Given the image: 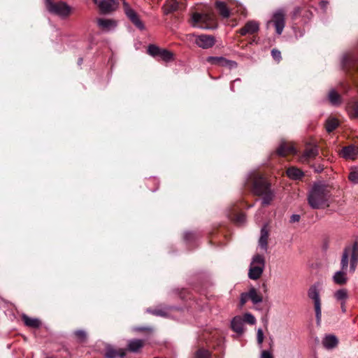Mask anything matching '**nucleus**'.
<instances>
[{"label":"nucleus","instance_id":"nucleus-48","mask_svg":"<svg viewBox=\"0 0 358 358\" xmlns=\"http://www.w3.org/2000/svg\"><path fill=\"white\" fill-rule=\"evenodd\" d=\"M299 12V8L296 9V13L295 14L298 13Z\"/></svg>","mask_w":358,"mask_h":358},{"label":"nucleus","instance_id":"nucleus-28","mask_svg":"<svg viewBox=\"0 0 358 358\" xmlns=\"http://www.w3.org/2000/svg\"><path fill=\"white\" fill-rule=\"evenodd\" d=\"M143 346V341L141 339L131 340L128 343V350L132 352H138Z\"/></svg>","mask_w":358,"mask_h":358},{"label":"nucleus","instance_id":"nucleus-47","mask_svg":"<svg viewBox=\"0 0 358 358\" xmlns=\"http://www.w3.org/2000/svg\"><path fill=\"white\" fill-rule=\"evenodd\" d=\"M93 1L97 5V3L99 1V0H93Z\"/></svg>","mask_w":358,"mask_h":358},{"label":"nucleus","instance_id":"nucleus-44","mask_svg":"<svg viewBox=\"0 0 358 358\" xmlns=\"http://www.w3.org/2000/svg\"><path fill=\"white\" fill-rule=\"evenodd\" d=\"M315 171L317 173H320L323 171L324 167L320 164H317V166H314Z\"/></svg>","mask_w":358,"mask_h":358},{"label":"nucleus","instance_id":"nucleus-11","mask_svg":"<svg viewBox=\"0 0 358 358\" xmlns=\"http://www.w3.org/2000/svg\"><path fill=\"white\" fill-rule=\"evenodd\" d=\"M319 154L318 147L315 145H307L304 151L299 157L300 162L308 164L314 159Z\"/></svg>","mask_w":358,"mask_h":358},{"label":"nucleus","instance_id":"nucleus-39","mask_svg":"<svg viewBox=\"0 0 358 358\" xmlns=\"http://www.w3.org/2000/svg\"><path fill=\"white\" fill-rule=\"evenodd\" d=\"M271 55H272V57L275 61H277L278 62H279L280 61V59H281V52L278 50L273 49L271 50Z\"/></svg>","mask_w":358,"mask_h":358},{"label":"nucleus","instance_id":"nucleus-34","mask_svg":"<svg viewBox=\"0 0 358 358\" xmlns=\"http://www.w3.org/2000/svg\"><path fill=\"white\" fill-rule=\"evenodd\" d=\"M338 121L336 119H329L326 122V129L330 133L338 127Z\"/></svg>","mask_w":358,"mask_h":358},{"label":"nucleus","instance_id":"nucleus-4","mask_svg":"<svg viewBox=\"0 0 358 358\" xmlns=\"http://www.w3.org/2000/svg\"><path fill=\"white\" fill-rule=\"evenodd\" d=\"M265 267V259L262 255H255L253 256L250 263L248 272V277L252 280L259 279L263 273Z\"/></svg>","mask_w":358,"mask_h":358},{"label":"nucleus","instance_id":"nucleus-31","mask_svg":"<svg viewBox=\"0 0 358 358\" xmlns=\"http://www.w3.org/2000/svg\"><path fill=\"white\" fill-rule=\"evenodd\" d=\"M334 296L341 303L345 302L348 298V293L346 289H340L334 292Z\"/></svg>","mask_w":358,"mask_h":358},{"label":"nucleus","instance_id":"nucleus-13","mask_svg":"<svg viewBox=\"0 0 358 358\" xmlns=\"http://www.w3.org/2000/svg\"><path fill=\"white\" fill-rule=\"evenodd\" d=\"M195 43L201 48L208 49L215 45V38L211 35L201 34L196 36Z\"/></svg>","mask_w":358,"mask_h":358},{"label":"nucleus","instance_id":"nucleus-22","mask_svg":"<svg viewBox=\"0 0 358 358\" xmlns=\"http://www.w3.org/2000/svg\"><path fill=\"white\" fill-rule=\"evenodd\" d=\"M347 270H343L336 271L333 275V281L336 285H343L348 282Z\"/></svg>","mask_w":358,"mask_h":358},{"label":"nucleus","instance_id":"nucleus-40","mask_svg":"<svg viewBox=\"0 0 358 358\" xmlns=\"http://www.w3.org/2000/svg\"><path fill=\"white\" fill-rule=\"evenodd\" d=\"M264 333L262 329H259L257 332V340L259 345H261L264 341Z\"/></svg>","mask_w":358,"mask_h":358},{"label":"nucleus","instance_id":"nucleus-45","mask_svg":"<svg viewBox=\"0 0 358 358\" xmlns=\"http://www.w3.org/2000/svg\"><path fill=\"white\" fill-rule=\"evenodd\" d=\"M341 306L342 311H343V313H345V312H346V309H345V302H342V303H341Z\"/></svg>","mask_w":358,"mask_h":358},{"label":"nucleus","instance_id":"nucleus-1","mask_svg":"<svg viewBox=\"0 0 358 358\" xmlns=\"http://www.w3.org/2000/svg\"><path fill=\"white\" fill-rule=\"evenodd\" d=\"M329 192L327 187L322 184H315L308 194V203L314 209L329 206Z\"/></svg>","mask_w":358,"mask_h":358},{"label":"nucleus","instance_id":"nucleus-25","mask_svg":"<svg viewBox=\"0 0 358 358\" xmlns=\"http://www.w3.org/2000/svg\"><path fill=\"white\" fill-rule=\"evenodd\" d=\"M22 320L27 327L31 328H38L41 325V321L37 318L30 317L28 315L23 314L22 315Z\"/></svg>","mask_w":358,"mask_h":358},{"label":"nucleus","instance_id":"nucleus-50","mask_svg":"<svg viewBox=\"0 0 358 358\" xmlns=\"http://www.w3.org/2000/svg\"><path fill=\"white\" fill-rule=\"evenodd\" d=\"M154 358H158V357H154Z\"/></svg>","mask_w":358,"mask_h":358},{"label":"nucleus","instance_id":"nucleus-32","mask_svg":"<svg viewBox=\"0 0 358 358\" xmlns=\"http://www.w3.org/2000/svg\"><path fill=\"white\" fill-rule=\"evenodd\" d=\"M259 196H262V205L267 206L271 203L273 199V193L271 191V188L266 191L265 194H260Z\"/></svg>","mask_w":358,"mask_h":358},{"label":"nucleus","instance_id":"nucleus-41","mask_svg":"<svg viewBox=\"0 0 358 358\" xmlns=\"http://www.w3.org/2000/svg\"><path fill=\"white\" fill-rule=\"evenodd\" d=\"M246 217L243 213L239 214L236 216V221L239 224H243L245 222Z\"/></svg>","mask_w":358,"mask_h":358},{"label":"nucleus","instance_id":"nucleus-15","mask_svg":"<svg viewBox=\"0 0 358 358\" xmlns=\"http://www.w3.org/2000/svg\"><path fill=\"white\" fill-rule=\"evenodd\" d=\"M340 155L345 159L354 160L358 157V147L355 145L344 147L341 150Z\"/></svg>","mask_w":358,"mask_h":358},{"label":"nucleus","instance_id":"nucleus-43","mask_svg":"<svg viewBox=\"0 0 358 358\" xmlns=\"http://www.w3.org/2000/svg\"><path fill=\"white\" fill-rule=\"evenodd\" d=\"M300 220V215H296V214H294L291 216L290 217V222L292 223H294V222H297Z\"/></svg>","mask_w":358,"mask_h":358},{"label":"nucleus","instance_id":"nucleus-42","mask_svg":"<svg viewBox=\"0 0 358 358\" xmlns=\"http://www.w3.org/2000/svg\"><path fill=\"white\" fill-rule=\"evenodd\" d=\"M260 358H273V357L269 351L264 350L262 352Z\"/></svg>","mask_w":358,"mask_h":358},{"label":"nucleus","instance_id":"nucleus-36","mask_svg":"<svg viewBox=\"0 0 358 358\" xmlns=\"http://www.w3.org/2000/svg\"><path fill=\"white\" fill-rule=\"evenodd\" d=\"M210 353L205 349H199L195 353V358H210Z\"/></svg>","mask_w":358,"mask_h":358},{"label":"nucleus","instance_id":"nucleus-37","mask_svg":"<svg viewBox=\"0 0 358 358\" xmlns=\"http://www.w3.org/2000/svg\"><path fill=\"white\" fill-rule=\"evenodd\" d=\"M147 312L150 313L154 315H156V316L166 317L167 315L166 311L162 309H150L149 308L147 310Z\"/></svg>","mask_w":358,"mask_h":358},{"label":"nucleus","instance_id":"nucleus-2","mask_svg":"<svg viewBox=\"0 0 358 358\" xmlns=\"http://www.w3.org/2000/svg\"><path fill=\"white\" fill-rule=\"evenodd\" d=\"M358 243L355 242L351 245L346 246L344 248L341 260V269L347 270L350 259V269L352 273L355 272L358 260Z\"/></svg>","mask_w":358,"mask_h":358},{"label":"nucleus","instance_id":"nucleus-24","mask_svg":"<svg viewBox=\"0 0 358 358\" xmlns=\"http://www.w3.org/2000/svg\"><path fill=\"white\" fill-rule=\"evenodd\" d=\"M338 343V338L334 335H327L322 340L323 346L328 350L334 348Z\"/></svg>","mask_w":358,"mask_h":358},{"label":"nucleus","instance_id":"nucleus-29","mask_svg":"<svg viewBox=\"0 0 358 358\" xmlns=\"http://www.w3.org/2000/svg\"><path fill=\"white\" fill-rule=\"evenodd\" d=\"M287 175L292 180H299L303 176V173L299 169L291 167L287 170Z\"/></svg>","mask_w":358,"mask_h":358},{"label":"nucleus","instance_id":"nucleus-9","mask_svg":"<svg viewBox=\"0 0 358 358\" xmlns=\"http://www.w3.org/2000/svg\"><path fill=\"white\" fill-rule=\"evenodd\" d=\"M271 188L270 184L261 176H256L252 181V191L256 195L265 194Z\"/></svg>","mask_w":358,"mask_h":358},{"label":"nucleus","instance_id":"nucleus-20","mask_svg":"<svg viewBox=\"0 0 358 358\" xmlns=\"http://www.w3.org/2000/svg\"><path fill=\"white\" fill-rule=\"evenodd\" d=\"M96 22L99 27L106 31H110L117 26L116 21L113 19L99 18Z\"/></svg>","mask_w":358,"mask_h":358},{"label":"nucleus","instance_id":"nucleus-5","mask_svg":"<svg viewBox=\"0 0 358 358\" xmlns=\"http://www.w3.org/2000/svg\"><path fill=\"white\" fill-rule=\"evenodd\" d=\"M320 292V289L319 283H315L314 285H311L308 290V296L313 301L314 303L316 321L318 325L320 324L322 317V304Z\"/></svg>","mask_w":358,"mask_h":358},{"label":"nucleus","instance_id":"nucleus-38","mask_svg":"<svg viewBox=\"0 0 358 358\" xmlns=\"http://www.w3.org/2000/svg\"><path fill=\"white\" fill-rule=\"evenodd\" d=\"M74 334L80 342H85L86 341L87 334L85 331L78 330Z\"/></svg>","mask_w":358,"mask_h":358},{"label":"nucleus","instance_id":"nucleus-14","mask_svg":"<svg viewBox=\"0 0 358 358\" xmlns=\"http://www.w3.org/2000/svg\"><path fill=\"white\" fill-rule=\"evenodd\" d=\"M279 156L285 157L288 155H295L296 153V148L292 143L282 141L280 143L277 150Z\"/></svg>","mask_w":358,"mask_h":358},{"label":"nucleus","instance_id":"nucleus-35","mask_svg":"<svg viewBox=\"0 0 358 358\" xmlns=\"http://www.w3.org/2000/svg\"><path fill=\"white\" fill-rule=\"evenodd\" d=\"M243 322L249 324H255L256 323V319L253 315L250 313H246L243 315Z\"/></svg>","mask_w":358,"mask_h":358},{"label":"nucleus","instance_id":"nucleus-10","mask_svg":"<svg viewBox=\"0 0 358 358\" xmlns=\"http://www.w3.org/2000/svg\"><path fill=\"white\" fill-rule=\"evenodd\" d=\"M206 61L212 65H217L219 66L226 67L229 69H236L238 66L236 62L227 59L223 57H208Z\"/></svg>","mask_w":358,"mask_h":358},{"label":"nucleus","instance_id":"nucleus-7","mask_svg":"<svg viewBox=\"0 0 358 358\" xmlns=\"http://www.w3.org/2000/svg\"><path fill=\"white\" fill-rule=\"evenodd\" d=\"M213 20L214 16L213 14L194 13L192 15L190 24L194 27L207 29L210 28L207 24L213 22Z\"/></svg>","mask_w":358,"mask_h":358},{"label":"nucleus","instance_id":"nucleus-16","mask_svg":"<svg viewBox=\"0 0 358 358\" xmlns=\"http://www.w3.org/2000/svg\"><path fill=\"white\" fill-rule=\"evenodd\" d=\"M185 8L182 0H167L164 5V12L168 14Z\"/></svg>","mask_w":358,"mask_h":358},{"label":"nucleus","instance_id":"nucleus-12","mask_svg":"<svg viewBox=\"0 0 358 358\" xmlns=\"http://www.w3.org/2000/svg\"><path fill=\"white\" fill-rule=\"evenodd\" d=\"M275 28L276 33L280 35L285 25V13L283 10H276L273 15L271 21Z\"/></svg>","mask_w":358,"mask_h":358},{"label":"nucleus","instance_id":"nucleus-33","mask_svg":"<svg viewBox=\"0 0 358 358\" xmlns=\"http://www.w3.org/2000/svg\"><path fill=\"white\" fill-rule=\"evenodd\" d=\"M348 179L354 184H358V166L352 168L348 176Z\"/></svg>","mask_w":358,"mask_h":358},{"label":"nucleus","instance_id":"nucleus-23","mask_svg":"<svg viewBox=\"0 0 358 358\" xmlns=\"http://www.w3.org/2000/svg\"><path fill=\"white\" fill-rule=\"evenodd\" d=\"M125 350L124 349L115 350L112 347H107L105 353L106 358H123L125 356Z\"/></svg>","mask_w":358,"mask_h":358},{"label":"nucleus","instance_id":"nucleus-17","mask_svg":"<svg viewBox=\"0 0 358 358\" xmlns=\"http://www.w3.org/2000/svg\"><path fill=\"white\" fill-rule=\"evenodd\" d=\"M259 24L258 22L254 20L248 21L245 26L238 30V33L241 36H245L247 34H253L259 31Z\"/></svg>","mask_w":358,"mask_h":358},{"label":"nucleus","instance_id":"nucleus-49","mask_svg":"<svg viewBox=\"0 0 358 358\" xmlns=\"http://www.w3.org/2000/svg\"><path fill=\"white\" fill-rule=\"evenodd\" d=\"M240 78H238V79H236L234 82H236V81H240Z\"/></svg>","mask_w":358,"mask_h":358},{"label":"nucleus","instance_id":"nucleus-21","mask_svg":"<svg viewBox=\"0 0 358 358\" xmlns=\"http://www.w3.org/2000/svg\"><path fill=\"white\" fill-rule=\"evenodd\" d=\"M244 322L241 316L234 317L231 322V327L234 331L238 334L244 332Z\"/></svg>","mask_w":358,"mask_h":358},{"label":"nucleus","instance_id":"nucleus-6","mask_svg":"<svg viewBox=\"0 0 358 358\" xmlns=\"http://www.w3.org/2000/svg\"><path fill=\"white\" fill-rule=\"evenodd\" d=\"M147 52L150 56L158 58L164 62H170L174 60V55L172 52L161 48L156 45H149Z\"/></svg>","mask_w":358,"mask_h":358},{"label":"nucleus","instance_id":"nucleus-3","mask_svg":"<svg viewBox=\"0 0 358 358\" xmlns=\"http://www.w3.org/2000/svg\"><path fill=\"white\" fill-rule=\"evenodd\" d=\"M48 11L61 18H66L71 13L72 8L64 1L53 2L52 0H45Z\"/></svg>","mask_w":358,"mask_h":358},{"label":"nucleus","instance_id":"nucleus-19","mask_svg":"<svg viewBox=\"0 0 358 358\" xmlns=\"http://www.w3.org/2000/svg\"><path fill=\"white\" fill-rule=\"evenodd\" d=\"M269 236V229L268 228V224H265L261 229L260 231V237L259 238V246L266 251L268 249V240Z\"/></svg>","mask_w":358,"mask_h":358},{"label":"nucleus","instance_id":"nucleus-30","mask_svg":"<svg viewBox=\"0 0 358 358\" xmlns=\"http://www.w3.org/2000/svg\"><path fill=\"white\" fill-rule=\"evenodd\" d=\"M347 110L350 118H358V101L349 104Z\"/></svg>","mask_w":358,"mask_h":358},{"label":"nucleus","instance_id":"nucleus-27","mask_svg":"<svg viewBox=\"0 0 358 358\" xmlns=\"http://www.w3.org/2000/svg\"><path fill=\"white\" fill-rule=\"evenodd\" d=\"M215 7L218 10L220 15L223 18H228L230 16V10L227 7V4L223 1H217L215 3Z\"/></svg>","mask_w":358,"mask_h":358},{"label":"nucleus","instance_id":"nucleus-8","mask_svg":"<svg viewBox=\"0 0 358 358\" xmlns=\"http://www.w3.org/2000/svg\"><path fill=\"white\" fill-rule=\"evenodd\" d=\"M248 300H250L253 304H258L262 302L263 297L256 288L252 287L248 292H243L241 294L240 308H243Z\"/></svg>","mask_w":358,"mask_h":358},{"label":"nucleus","instance_id":"nucleus-46","mask_svg":"<svg viewBox=\"0 0 358 358\" xmlns=\"http://www.w3.org/2000/svg\"><path fill=\"white\" fill-rule=\"evenodd\" d=\"M192 235V233H186L185 235V239L188 240L189 239V236H191Z\"/></svg>","mask_w":358,"mask_h":358},{"label":"nucleus","instance_id":"nucleus-18","mask_svg":"<svg viewBox=\"0 0 358 358\" xmlns=\"http://www.w3.org/2000/svg\"><path fill=\"white\" fill-rule=\"evenodd\" d=\"M118 2H113L111 1L99 0L97 6L100 10L101 13L107 14L113 10L117 8Z\"/></svg>","mask_w":358,"mask_h":358},{"label":"nucleus","instance_id":"nucleus-26","mask_svg":"<svg viewBox=\"0 0 358 358\" xmlns=\"http://www.w3.org/2000/svg\"><path fill=\"white\" fill-rule=\"evenodd\" d=\"M328 99L331 105L339 106L342 103V98L341 95L335 90H331L328 94Z\"/></svg>","mask_w":358,"mask_h":358}]
</instances>
